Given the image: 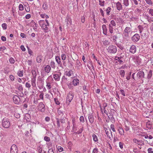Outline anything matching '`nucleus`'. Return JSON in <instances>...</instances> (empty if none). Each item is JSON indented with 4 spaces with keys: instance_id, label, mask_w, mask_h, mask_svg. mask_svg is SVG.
<instances>
[{
    "instance_id": "33",
    "label": "nucleus",
    "mask_w": 153,
    "mask_h": 153,
    "mask_svg": "<svg viewBox=\"0 0 153 153\" xmlns=\"http://www.w3.org/2000/svg\"><path fill=\"white\" fill-rule=\"evenodd\" d=\"M68 86V88L70 89H73V84L72 82L68 83H67Z\"/></svg>"
},
{
    "instance_id": "20",
    "label": "nucleus",
    "mask_w": 153,
    "mask_h": 153,
    "mask_svg": "<svg viewBox=\"0 0 153 153\" xmlns=\"http://www.w3.org/2000/svg\"><path fill=\"white\" fill-rule=\"evenodd\" d=\"M88 119L89 122L91 123H92L94 122V117L93 116L90 114L88 115Z\"/></svg>"
},
{
    "instance_id": "11",
    "label": "nucleus",
    "mask_w": 153,
    "mask_h": 153,
    "mask_svg": "<svg viewBox=\"0 0 153 153\" xmlns=\"http://www.w3.org/2000/svg\"><path fill=\"white\" fill-rule=\"evenodd\" d=\"M73 97V95L71 93H69L68 94L66 98V101L67 103L69 104L70 103L72 100Z\"/></svg>"
},
{
    "instance_id": "40",
    "label": "nucleus",
    "mask_w": 153,
    "mask_h": 153,
    "mask_svg": "<svg viewBox=\"0 0 153 153\" xmlns=\"http://www.w3.org/2000/svg\"><path fill=\"white\" fill-rule=\"evenodd\" d=\"M18 75L19 76H22L23 75V71H18L17 73Z\"/></svg>"
},
{
    "instance_id": "12",
    "label": "nucleus",
    "mask_w": 153,
    "mask_h": 153,
    "mask_svg": "<svg viewBox=\"0 0 153 153\" xmlns=\"http://www.w3.org/2000/svg\"><path fill=\"white\" fill-rule=\"evenodd\" d=\"M137 51V48L134 45H131L129 49V52L131 53L134 54Z\"/></svg>"
},
{
    "instance_id": "32",
    "label": "nucleus",
    "mask_w": 153,
    "mask_h": 153,
    "mask_svg": "<svg viewBox=\"0 0 153 153\" xmlns=\"http://www.w3.org/2000/svg\"><path fill=\"white\" fill-rule=\"evenodd\" d=\"M146 3L149 5H152L153 3L152 0H145Z\"/></svg>"
},
{
    "instance_id": "55",
    "label": "nucleus",
    "mask_w": 153,
    "mask_h": 153,
    "mask_svg": "<svg viewBox=\"0 0 153 153\" xmlns=\"http://www.w3.org/2000/svg\"><path fill=\"white\" fill-rule=\"evenodd\" d=\"M9 78L11 81H13L14 80L15 77L13 75H10L9 76Z\"/></svg>"
},
{
    "instance_id": "14",
    "label": "nucleus",
    "mask_w": 153,
    "mask_h": 153,
    "mask_svg": "<svg viewBox=\"0 0 153 153\" xmlns=\"http://www.w3.org/2000/svg\"><path fill=\"white\" fill-rule=\"evenodd\" d=\"M105 132L106 134L107 135V137L110 139H111V137H112V132L110 130H108L107 128H105Z\"/></svg>"
},
{
    "instance_id": "23",
    "label": "nucleus",
    "mask_w": 153,
    "mask_h": 153,
    "mask_svg": "<svg viewBox=\"0 0 153 153\" xmlns=\"http://www.w3.org/2000/svg\"><path fill=\"white\" fill-rule=\"evenodd\" d=\"M79 80L76 79L73 80V83L74 86H76L79 83Z\"/></svg>"
},
{
    "instance_id": "47",
    "label": "nucleus",
    "mask_w": 153,
    "mask_h": 153,
    "mask_svg": "<svg viewBox=\"0 0 153 153\" xmlns=\"http://www.w3.org/2000/svg\"><path fill=\"white\" fill-rule=\"evenodd\" d=\"M99 4L102 6H104L105 4V1H102L100 0H99Z\"/></svg>"
},
{
    "instance_id": "16",
    "label": "nucleus",
    "mask_w": 153,
    "mask_h": 153,
    "mask_svg": "<svg viewBox=\"0 0 153 153\" xmlns=\"http://www.w3.org/2000/svg\"><path fill=\"white\" fill-rule=\"evenodd\" d=\"M116 3V5L117 9L119 11L122 10L123 8V6L121 3L119 1H118Z\"/></svg>"
},
{
    "instance_id": "51",
    "label": "nucleus",
    "mask_w": 153,
    "mask_h": 153,
    "mask_svg": "<svg viewBox=\"0 0 153 153\" xmlns=\"http://www.w3.org/2000/svg\"><path fill=\"white\" fill-rule=\"evenodd\" d=\"M9 61L11 64H13L14 63L15 61L14 58L11 57L9 59Z\"/></svg>"
},
{
    "instance_id": "24",
    "label": "nucleus",
    "mask_w": 153,
    "mask_h": 153,
    "mask_svg": "<svg viewBox=\"0 0 153 153\" xmlns=\"http://www.w3.org/2000/svg\"><path fill=\"white\" fill-rule=\"evenodd\" d=\"M107 106V103H104L103 104V105L102 106V108H103V110H104V111L105 114L108 115V112L105 109V108Z\"/></svg>"
},
{
    "instance_id": "60",
    "label": "nucleus",
    "mask_w": 153,
    "mask_h": 153,
    "mask_svg": "<svg viewBox=\"0 0 153 153\" xmlns=\"http://www.w3.org/2000/svg\"><path fill=\"white\" fill-rule=\"evenodd\" d=\"M42 60L41 57L40 56H37L36 59V61L38 63H40Z\"/></svg>"
},
{
    "instance_id": "52",
    "label": "nucleus",
    "mask_w": 153,
    "mask_h": 153,
    "mask_svg": "<svg viewBox=\"0 0 153 153\" xmlns=\"http://www.w3.org/2000/svg\"><path fill=\"white\" fill-rule=\"evenodd\" d=\"M19 9L20 10L22 11L24 10V7L23 5L22 4H19Z\"/></svg>"
},
{
    "instance_id": "6",
    "label": "nucleus",
    "mask_w": 153,
    "mask_h": 153,
    "mask_svg": "<svg viewBox=\"0 0 153 153\" xmlns=\"http://www.w3.org/2000/svg\"><path fill=\"white\" fill-rule=\"evenodd\" d=\"M140 39L139 35L137 33L135 34L131 38V40L134 42H137Z\"/></svg>"
},
{
    "instance_id": "27",
    "label": "nucleus",
    "mask_w": 153,
    "mask_h": 153,
    "mask_svg": "<svg viewBox=\"0 0 153 153\" xmlns=\"http://www.w3.org/2000/svg\"><path fill=\"white\" fill-rule=\"evenodd\" d=\"M48 4L47 2H45L42 5L43 9L44 10H47L48 8Z\"/></svg>"
},
{
    "instance_id": "42",
    "label": "nucleus",
    "mask_w": 153,
    "mask_h": 153,
    "mask_svg": "<svg viewBox=\"0 0 153 153\" xmlns=\"http://www.w3.org/2000/svg\"><path fill=\"white\" fill-rule=\"evenodd\" d=\"M103 44L105 45H108L110 43V42L107 40H105L102 42Z\"/></svg>"
},
{
    "instance_id": "15",
    "label": "nucleus",
    "mask_w": 153,
    "mask_h": 153,
    "mask_svg": "<svg viewBox=\"0 0 153 153\" xmlns=\"http://www.w3.org/2000/svg\"><path fill=\"white\" fill-rule=\"evenodd\" d=\"M133 141L134 143L140 146H142L144 145V143L142 140H139L136 139L134 138L133 139Z\"/></svg>"
},
{
    "instance_id": "25",
    "label": "nucleus",
    "mask_w": 153,
    "mask_h": 153,
    "mask_svg": "<svg viewBox=\"0 0 153 153\" xmlns=\"http://www.w3.org/2000/svg\"><path fill=\"white\" fill-rule=\"evenodd\" d=\"M123 4L125 7H128L129 5L128 0H123Z\"/></svg>"
},
{
    "instance_id": "30",
    "label": "nucleus",
    "mask_w": 153,
    "mask_h": 153,
    "mask_svg": "<svg viewBox=\"0 0 153 153\" xmlns=\"http://www.w3.org/2000/svg\"><path fill=\"white\" fill-rule=\"evenodd\" d=\"M153 71L152 70H150L149 72L147 75V78L148 79H149L151 78L152 76V73Z\"/></svg>"
},
{
    "instance_id": "8",
    "label": "nucleus",
    "mask_w": 153,
    "mask_h": 153,
    "mask_svg": "<svg viewBox=\"0 0 153 153\" xmlns=\"http://www.w3.org/2000/svg\"><path fill=\"white\" fill-rule=\"evenodd\" d=\"M11 153H18V149L17 146L15 144L13 145L10 148Z\"/></svg>"
},
{
    "instance_id": "5",
    "label": "nucleus",
    "mask_w": 153,
    "mask_h": 153,
    "mask_svg": "<svg viewBox=\"0 0 153 153\" xmlns=\"http://www.w3.org/2000/svg\"><path fill=\"white\" fill-rule=\"evenodd\" d=\"M38 110L42 112H44L45 111V105L42 102H40L37 107Z\"/></svg>"
},
{
    "instance_id": "2",
    "label": "nucleus",
    "mask_w": 153,
    "mask_h": 153,
    "mask_svg": "<svg viewBox=\"0 0 153 153\" xmlns=\"http://www.w3.org/2000/svg\"><path fill=\"white\" fill-rule=\"evenodd\" d=\"M38 23L40 26L44 30H47L48 27L49 26V23L48 21L46 19L44 20H40L38 22Z\"/></svg>"
},
{
    "instance_id": "28",
    "label": "nucleus",
    "mask_w": 153,
    "mask_h": 153,
    "mask_svg": "<svg viewBox=\"0 0 153 153\" xmlns=\"http://www.w3.org/2000/svg\"><path fill=\"white\" fill-rule=\"evenodd\" d=\"M42 146L40 145L37 147V150L39 153H42Z\"/></svg>"
},
{
    "instance_id": "26",
    "label": "nucleus",
    "mask_w": 153,
    "mask_h": 153,
    "mask_svg": "<svg viewBox=\"0 0 153 153\" xmlns=\"http://www.w3.org/2000/svg\"><path fill=\"white\" fill-rule=\"evenodd\" d=\"M73 71L71 70H70L68 72H66L65 73V75L68 76H71L72 74H73Z\"/></svg>"
},
{
    "instance_id": "9",
    "label": "nucleus",
    "mask_w": 153,
    "mask_h": 153,
    "mask_svg": "<svg viewBox=\"0 0 153 153\" xmlns=\"http://www.w3.org/2000/svg\"><path fill=\"white\" fill-rule=\"evenodd\" d=\"M124 55L125 54L121 53L120 56L116 57L117 58L116 60H117L120 64H123V60H124Z\"/></svg>"
},
{
    "instance_id": "59",
    "label": "nucleus",
    "mask_w": 153,
    "mask_h": 153,
    "mask_svg": "<svg viewBox=\"0 0 153 153\" xmlns=\"http://www.w3.org/2000/svg\"><path fill=\"white\" fill-rule=\"evenodd\" d=\"M110 128H111V129L112 130V131L113 132L116 131L115 129L114 128V124H111L110 125Z\"/></svg>"
},
{
    "instance_id": "56",
    "label": "nucleus",
    "mask_w": 153,
    "mask_h": 153,
    "mask_svg": "<svg viewBox=\"0 0 153 153\" xmlns=\"http://www.w3.org/2000/svg\"><path fill=\"white\" fill-rule=\"evenodd\" d=\"M83 127L81 128L78 131H77V132H76V133L77 134H79L81 133L82 131H83Z\"/></svg>"
},
{
    "instance_id": "39",
    "label": "nucleus",
    "mask_w": 153,
    "mask_h": 153,
    "mask_svg": "<svg viewBox=\"0 0 153 153\" xmlns=\"http://www.w3.org/2000/svg\"><path fill=\"white\" fill-rule=\"evenodd\" d=\"M138 30L139 31V32L140 33H141L142 32V31L143 30V27L140 25H139L138 26Z\"/></svg>"
},
{
    "instance_id": "4",
    "label": "nucleus",
    "mask_w": 153,
    "mask_h": 153,
    "mask_svg": "<svg viewBox=\"0 0 153 153\" xmlns=\"http://www.w3.org/2000/svg\"><path fill=\"white\" fill-rule=\"evenodd\" d=\"M108 52L110 53L115 54L117 51V49L116 46L113 45H111L107 49Z\"/></svg>"
},
{
    "instance_id": "43",
    "label": "nucleus",
    "mask_w": 153,
    "mask_h": 153,
    "mask_svg": "<svg viewBox=\"0 0 153 153\" xmlns=\"http://www.w3.org/2000/svg\"><path fill=\"white\" fill-rule=\"evenodd\" d=\"M47 85H46V86L47 87V88L48 89H50L51 88V84L49 82H48L47 81L46 82Z\"/></svg>"
},
{
    "instance_id": "54",
    "label": "nucleus",
    "mask_w": 153,
    "mask_h": 153,
    "mask_svg": "<svg viewBox=\"0 0 153 153\" xmlns=\"http://www.w3.org/2000/svg\"><path fill=\"white\" fill-rule=\"evenodd\" d=\"M44 94L42 92H41V94H40L39 95V97L42 100H43L44 99Z\"/></svg>"
},
{
    "instance_id": "36",
    "label": "nucleus",
    "mask_w": 153,
    "mask_h": 153,
    "mask_svg": "<svg viewBox=\"0 0 153 153\" xmlns=\"http://www.w3.org/2000/svg\"><path fill=\"white\" fill-rule=\"evenodd\" d=\"M146 127L149 129H150L151 128V125L150 121H148L146 123Z\"/></svg>"
},
{
    "instance_id": "35",
    "label": "nucleus",
    "mask_w": 153,
    "mask_h": 153,
    "mask_svg": "<svg viewBox=\"0 0 153 153\" xmlns=\"http://www.w3.org/2000/svg\"><path fill=\"white\" fill-rule=\"evenodd\" d=\"M31 73L33 75V77H36V71L33 69L31 70Z\"/></svg>"
},
{
    "instance_id": "31",
    "label": "nucleus",
    "mask_w": 153,
    "mask_h": 153,
    "mask_svg": "<svg viewBox=\"0 0 153 153\" xmlns=\"http://www.w3.org/2000/svg\"><path fill=\"white\" fill-rule=\"evenodd\" d=\"M116 24L114 20H112L110 22V23L109 25H110L111 26H115Z\"/></svg>"
},
{
    "instance_id": "22",
    "label": "nucleus",
    "mask_w": 153,
    "mask_h": 153,
    "mask_svg": "<svg viewBox=\"0 0 153 153\" xmlns=\"http://www.w3.org/2000/svg\"><path fill=\"white\" fill-rule=\"evenodd\" d=\"M51 69V67L49 65H47L45 68V71L47 73H49L50 72Z\"/></svg>"
},
{
    "instance_id": "17",
    "label": "nucleus",
    "mask_w": 153,
    "mask_h": 153,
    "mask_svg": "<svg viewBox=\"0 0 153 153\" xmlns=\"http://www.w3.org/2000/svg\"><path fill=\"white\" fill-rule=\"evenodd\" d=\"M102 28L103 30V33L105 35H107V30L106 25H103L102 26Z\"/></svg>"
},
{
    "instance_id": "19",
    "label": "nucleus",
    "mask_w": 153,
    "mask_h": 153,
    "mask_svg": "<svg viewBox=\"0 0 153 153\" xmlns=\"http://www.w3.org/2000/svg\"><path fill=\"white\" fill-rule=\"evenodd\" d=\"M118 131L119 134L121 135H124V131L123 129L121 127H118Z\"/></svg>"
},
{
    "instance_id": "45",
    "label": "nucleus",
    "mask_w": 153,
    "mask_h": 153,
    "mask_svg": "<svg viewBox=\"0 0 153 153\" xmlns=\"http://www.w3.org/2000/svg\"><path fill=\"white\" fill-rule=\"evenodd\" d=\"M82 89L85 91V93H84V94H87V92H88V89L87 88V87L85 85L83 86L82 87Z\"/></svg>"
},
{
    "instance_id": "1",
    "label": "nucleus",
    "mask_w": 153,
    "mask_h": 153,
    "mask_svg": "<svg viewBox=\"0 0 153 153\" xmlns=\"http://www.w3.org/2000/svg\"><path fill=\"white\" fill-rule=\"evenodd\" d=\"M131 28L129 27H126L124 29L122 35L123 38L127 40L128 39L130 38L129 35L131 32Z\"/></svg>"
},
{
    "instance_id": "46",
    "label": "nucleus",
    "mask_w": 153,
    "mask_h": 153,
    "mask_svg": "<svg viewBox=\"0 0 153 153\" xmlns=\"http://www.w3.org/2000/svg\"><path fill=\"white\" fill-rule=\"evenodd\" d=\"M132 59H133L134 61L135 62V61H137L139 59V57L137 56H134L132 57Z\"/></svg>"
},
{
    "instance_id": "21",
    "label": "nucleus",
    "mask_w": 153,
    "mask_h": 153,
    "mask_svg": "<svg viewBox=\"0 0 153 153\" xmlns=\"http://www.w3.org/2000/svg\"><path fill=\"white\" fill-rule=\"evenodd\" d=\"M55 59L58 64L59 65L60 67H62V64L60 61V57L58 56H56Z\"/></svg>"
},
{
    "instance_id": "34",
    "label": "nucleus",
    "mask_w": 153,
    "mask_h": 153,
    "mask_svg": "<svg viewBox=\"0 0 153 153\" xmlns=\"http://www.w3.org/2000/svg\"><path fill=\"white\" fill-rule=\"evenodd\" d=\"M92 137L93 140L95 142H97L98 141V138L97 136L94 134H92Z\"/></svg>"
},
{
    "instance_id": "29",
    "label": "nucleus",
    "mask_w": 153,
    "mask_h": 153,
    "mask_svg": "<svg viewBox=\"0 0 153 153\" xmlns=\"http://www.w3.org/2000/svg\"><path fill=\"white\" fill-rule=\"evenodd\" d=\"M50 66L51 67L54 69L56 68V65L55 62L53 61H51L50 63Z\"/></svg>"
},
{
    "instance_id": "44",
    "label": "nucleus",
    "mask_w": 153,
    "mask_h": 153,
    "mask_svg": "<svg viewBox=\"0 0 153 153\" xmlns=\"http://www.w3.org/2000/svg\"><path fill=\"white\" fill-rule=\"evenodd\" d=\"M40 16L43 18H46V19L49 18L48 16L45 13L41 14Z\"/></svg>"
},
{
    "instance_id": "37",
    "label": "nucleus",
    "mask_w": 153,
    "mask_h": 153,
    "mask_svg": "<svg viewBox=\"0 0 153 153\" xmlns=\"http://www.w3.org/2000/svg\"><path fill=\"white\" fill-rule=\"evenodd\" d=\"M17 88L19 91H23V88L22 87V86L21 85H19L17 86Z\"/></svg>"
},
{
    "instance_id": "48",
    "label": "nucleus",
    "mask_w": 153,
    "mask_h": 153,
    "mask_svg": "<svg viewBox=\"0 0 153 153\" xmlns=\"http://www.w3.org/2000/svg\"><path fill=\"white\" fill-rule=\"evenodd\" d=\"M67 81V79L65 76H63L62 79V82H65Z\"/></svg>"
},
{
    "instance_id": "61",
    "label": "nucleus",
    "mask_w": 153,
    "mask_h": 153,
    "mask_svg": "<svg viewBox=\"0 0 153 153\" xmlns=\"http://www.w3.org/2000/svg\"><path fill=\"white\" fill-rule=\"evenodd\" d=\"M44 140L47 142H49L50 140V138L47 136H45L44 137Z\"/></svg>"
},
{
    "instance_id": "18",
    "label": "nucleus",
    "mask_w": 153,
    "mask_h": 153,
    "mask_svg": "<svg viewBox=\"0 0 153 153\" xmlns=\"http://www.w3.org/2000/svg\"><path fill=\"white\" fill-rule=\"evenodd\" d=\"M36 77H33L31 79V85L33 87H35L36 86Z\"/></svg>"
},
{
    "instance_id": "7",
    "label": "nucleus",
    "mask_w": 153,
    "mask_h": 153,
    "mask_svg": "<svg viewBox=\"0 0 153 153\" xmlns=\"http://www.w3.org/2000/svg\"><path fill=\"white\" fill-rule=\"evenodd\" d=\"M137 79H141L143 82V80H142V78H144V72L142 71H139L137 74Z\"/></svg>"
},
{
    "instance_id": "13",
    "label": "nucleus",
    "mask_w": 153,
    "mask_h": 153,
    "mask_svg": "<svg viewBox=\"0 0 153 153\" xmlns=\"http://www.w3.org/2000/svg\"><path fill=\"white\" fill-rule=\"evenodd\" d=\"M13 100L14 102L17 104H19L20 101L19 97L17 95H15L13 97Z\"/></svg>"
},
{
    "instance_id": "38",
    "label": "nucleus",
    "mask_w": 153,
    "mask_h": 153,
    "mask_svg": "<svg viewBox=\"0 0 153 153\" xmlns=\"http://www.w3.org/2000/svg\"><path fill=\"white\" fill-rule=\"evenodd\" d=\"M125 72L124 70H120V75L122 77H124L125 75Z\"/></svg>"
},
{
    "instance_id": "50",
    "label": "nucleus",
    "mask_w": 153,
    "mask_h": 153,
    "mask_svg": "<svg viewBox=\"0 0 153 153\" xmlns=\"http://www.w3.org/2000/svg\"><path fill=\"white\" fill-rule=\"evenodd\" d=\"M7 24L5 23H3L2 25V27L4 30H6L7 29Z\"/></svg>"
},
{
    "instance_id": "63",
    "label": "nucleus",
    "mask_w": 153,
    "mask_h": 153,
    "mask_svg": "<svg viewBox=\"0 0 153 153\" xmlns=\"http://www.w3.org/2000/svg\"><path fill=\"white\" fill-rule=\"evenodd\" d=\"M153 149L152 148H149L147 149L148 153H153Z\"/></svg>"
},
{
    "instance_id": "10",
    "label": "nucleus",
    "mask_w": 153,
    "mask_h": 153,
    "mask_svg": "<svg viewBox=\"0 0 153 153\" xmlns=\"http://www.w3.org/2000/svg\"><path fill=\"white\" fill-rule=\"evenodd\" d=\"M61 73L60 72H57V74H54L53 75V78L54 80L57 81H59L60 79Z\"/></svg>"
},
{
    "instance_id": "64",
    "label": "nucleus",
    "mask_w": 153,
    "mask_h": 153,
    "mask_svg": "<svg viewBox=\"0 0 153 153\" xmlns=\"http://www.w3.org/2000/svg\"><path fill=\"white\" fill-rule=\"evenodd\" d=\"M149 13L153 16V9H150L149 10Z\"/></svg>"
},
{
    "instance_id": "62",
    "label": "nucleus",
    "mask_w": 153,
    "mask_h": 153,
    "mask_svg": "<svg viewBox=\"0 0 153 153\" xmlns=\"http://www.w3.org/2000/svg\"><path fill=\"white\" fill-rule=\"evenodd\" d=\"M79 120L82 123H84L85 121L84 118L83 116H80Z\"/></svg>"
},
{
    "instance_id": "57",
    "label": "nucleus",
    "mask_w": 153,
    "mask_h": 153,
    "mask_svg": "<svg viewBox=\"0 0 153 153\" xmlns=\"http://www.w3.org/2000/svg\"><path fill=\"white\" fill-rule=\"evenodd\" d=\"M98 150L97 148H94L93 151L92 153H98Z\"/></svg>"
},
{
    "instance_id": "53",
    "label": "nucleus",
    "mask_w": 153,
    "mask_h": 153,
    "mask_svg": "<svg viewBox=\"0 0 153 153\" xmlns=\"http://www.w3.org/2000/svg\"><path fill=\"white\" fill-rule=\"evenodd\" d=\"M61 58L62 60H65L66 59V55L65 54L63 53L61 55Z\"/></svg>"
},
{
    "instance_id": "58",
    "label": "nucleus",
    "mask_w": 153,
    "mask_h": 153,
    "mask_svg": "<svg viewBox=\"0 0 153 153\" xmlns=\"http://www.w3.org/2000/svg\"><path fill=\"white\" fill-rule=\"evenodd\" d=\"M25 86L26 88H30L31 86L30 84L28 82H27L26 83Z\"/></svg>"
},
{
    "instance_id": "49",
    "label": "nucleus",
    "mask_w": 153,
    "mask_h": 153,
    "mask_svg": "<svg viewBox=\"0 0 153 153\" xmlns=\"http://www.w3.org/2000/svg\"><path fill=\"white\" fill-rule=\"evenodd\" d=\"M22 91H19V92H18L17 93H16L17 95L21 97H22L23 96L24 94L23 93Z\"/></svg>"
},
{
    "instance_id": "3",
    "label": "nucleus",
    "mask_w": 153,
    "mask_h": 153,
    "mask_svg": "<svg viewBox=\"0 0 153 153\" xmlns=\"http://www.w3.org/2000/svg\"><path fill=\"white\" fill-rule=\"evenodd\" d=\"M2 126L4 128H8L10 126V122L9 119L7 118H4L2 121Z\"/></svg>"
},
{
    "instance_id": "41",
    "label": "nucleus",
    "mask_w": 153,
    "mask_h": 153,
    "mask_svg": "<svg viewBox=\"0 0 153 153\" xmlns=\"http://www.w3.org/2000/svg\"><path fill=\"white\" fill-rule=\"evenodd\" d=\"M111 8L109 7H107L106 9V14L107 15H110V12L111 11Z\"/></svg>"
}]
</instances>
